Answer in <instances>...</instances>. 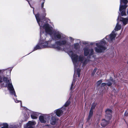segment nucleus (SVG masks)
<instances>
[{"mask_svg": "<svg viewBox=\"0 0 128 128\" xmlns=\"http://www.w3.org/2000/svg\"><path fill=\"white\" fill-rule=\"evenodd\" d=\"M120 20L122 22L124 25H126L128 23V18H124L120 17L119 16L117 20Z\"/></svg>", "mask_w": 128, "mask_h": 128, "instance_id": "13", "label": "nucleus"}, {"mask_svg": "<svg viewBox=\"0 0 128 128\" xmlns=\"http://www.w3.org/2000/svg\"><path fill=\"white\" fill-rule=\"evenodd\" d=\"M44 14H45V16H46V13H45Z\"/></svg>", "mask_w": 128, "mask_h": 128, "instance_id": "32", "label": "nucleus"}, {"mask_svg": "<svg viewBox=\"0 0 128 128\" xmlns=\"http://www.w3.org/2000/svg\"><path fill=\"white\" fill-rule=\"evenodd\" d=\"M64 108V106H63L62 108L58 109L55 111V112L57 116H60L62 115L63 112L65 110Z\"/></svg>", "mask_w": 128, "mask_h": 128, "instance_id": "11", "label": "nucleus"}, {"mask_svg": "<svg viewBox=\"0 0 128 128\" xmlns=\"http://www.w3.org/2000/svg\"><path fill=\"white\" fill-rule=\"evenodd\" d=\"M77 40L78 43H74V47L76 50L79 48L80 47V46L79 44V43L80 42V40Z\"/></svg>", "mask_w": 128, "mask_h": 128, "instance_id": "16", "label": "nucleus"}, {"mask_svg": "<svg viewBox=\"0 0 128 128\" xmlns=\"http://www.w3.org/2000/svg\"><path fill=\"white\" fill-rule=\"evenodd\" d=\"M70 101L69 100H68L66 103L64 105V110L65 109V108H64L65 107L68 106L70 104Z\"/></svg>", "mask_w": 128, "mask_h": 128, "instance_id": "21", "label": "nucleus"}, {"mask_svg": "<svg viewBox=\"0 0 128 128\" xmlns=\"http://www.w3.org/2000/svg\"><path fill=\"white\" fill-rule=\"evenodd\" d=\"M52 115V114H42L39 116V119L40 121L42 123H45L48 122L49 120V116Z\"/></svg>", "mask_w": 128, "mask_h": 128, "instance_id": "6", "label": "nucleus"}, {"mask_svg": "<svg viewBox=\"0 0 128 128\" xmlns=\"http://www.w3.org/2000/svg\"><path fill=\"white\" fill-rule=\"evenodd\" d=\"M0 128H8V125L6 123H0Z\"/></svg>", "mask_w": 128, "mask_h": 128, "instance_id": "18", "label": "nucleus"}, {"mask_svg": "<svg viewBox=\"0 0 128 128\" xmlns=\"http://www.w3.org/2000/svg\"><path fill=\"white\" fill-rule=\"evenodd\" d=\"M14 101H15V102L16 103H18V102H20V105L21 106L22 103L21 102V101L18 100H17V99H16H16H15L14 100Z\"/></svg>", "mask_w": 128, "mask_h": 128, "instance_id": "22", "label": "nucleus"}, {"mask_svg": "<svg viewBox=\"0 0 128 128\" xmlns=\"http://www.w3.org/2000/svg\"><path fill=\"white\" fill-rule=\"evenodd\" d=\"M108 123V121H106L104 120H102V122L101 123V124L102 126L103 127H104Z\"/></svg>", "mask_w": 128, "mask_h": 128, "instance_id": "19", "label": "nucleus"}, {"mask_svg": "<svg viewBox=\"0 0 128 128\" xmlns=\"http://www.w3.org/2000/svg\"><path fill=\"white\" fill-rule=\"evenodd\" d=\"M121 28V25L119 24L118 22L115 26L114 30L112 32V33L109 36H106V37L102 40L99 41L98 43H96V45L100 47V48L98 50L97 48L96 49L97 51L98 52H102L105 49V45L106 44L105 40L107 39H108V41L110 43H112L113 40H115V38L116 36L115 32L116 31H118Z\"/></svg>", "mask_w": 128, "mask_h": 128, "instance_id": "3", "label": "nucleus"}, {"mask_svg": "<svg viewBox=\"0 0 128 128\" xmlns=\"http://www.w3.org/2000/svg\"><path fill=\"white\" fill-rule=\"evenodd\" d=\"M36 123L34 121H29L26 124V128H34L33 126L36 124Z\"/></svg>", "mask_w": 128, "mask_h": 128, "instance_id": "14", "label": "nucleus"}, {"mask_svg": "<svg viewBox=\"0 0 128 128\" xmlns=\"http://www.w3.org/2000/svg\"><path fill=\"white\" fill-rule=\"evenodd\" d=\"M36 20L40 26L41 35L40 41L34 48L33 51L42 48H52L58 50H62V46H68L71 45L74 40L69 37L70 42L68 41L67 37L64 35L59 31L54 30L46 20H40L38 13L35 15Z\"/></svg>", "mask_w": 128, "mask_h": 128, "instance_id": "1", "label": "nucleus"}, {"mask_svg": "<svg viewBox=\"0 0 128 128\" xmlns=\"http://www.w3.org/2000/svg\"><path fill=\"white\" fill-rule=\"evenodd\" d=\"M18 126V124L16 125V124H13L10 125V128H16Z\"/></svg>", "mask_w": 128, "mask_h": 128, "instance_id": "20", "label": "nucleus"}, {"mask_svg": "<svg viewBox=\"0 0 128 128\" xmlns=\"http://www.w3.org/2000/svg\"><path fill=\"white\" fill-rule=\"evenodd\" d=\"M95 107V105H93L92 106L90 111L89 115L88 116V118H87V121H89L92 116L94 112V110Z\"/></svg>", "mask_w": 128, "mask_h": 128, "instance_id": "12", "label": "nucleus"}, {"mask_svg": "<svg viewBox=\"0 0 128 128\" xmlns=\"http://www.w3.org/2000/svg\"><path fill=\"white\" fill-rule=\"evenodd\" d=\"M28 114V116L27 115V116H26V118H28V117H29V114Z\"/></svg>", "mask_w": 128, "mask_h": 128, "instance_id": "30", "label": "nucleus"}, {"mask_svg": "<svg viewBox=\"0 0 128 128\" xmlns=\"http://www.w3.org/2000/svg\"><path fill=\"white\" fill-rule=\"evenodd\" d=\"M43 0V1H42V2L41 4V7L42 8H43L44 7V3L45 2V0Z\"/></svg>", "mask_w": 128, "mask_h": 128, "instance_id": "24", "label": "nucleus"}, {"mask_svg": "<svg viewBox=\"0 0 128 128\" xmlns=\"http://www.w3.org/2000/svg\"><path fill=\"white\" fill-rule=\"evenodd\" d=\"M2 70H0V73L2 72ZM3 82H4L3 84L4 86L7 88L9 90L10 93L12 95H13L16 97L15 91L12 85L10 76L3 74H0V83Z\"/></svg>", "mask_w": 128, "mask_h": 128, "instance_id": "4", "label": "nucleus"}, {"mask_svg": "<svg viewBox=\"0 0 128 128\" xmlns=\"http://www.w3.org/2000/svg\"><path fill=\"white\" fill-rule=\"evenodd\" d=\"M30 112L31 116L32 119H36L37 118V116L38 115V113L28 110V112Z\"/></svg>", "mask_w": 128, "mask_h": 128, "instance_id": "15", "label": "nucleus"}, {"mask_svg": "<svg viewBox=\"0 0 128 128\" xmlns=\"http://www.w3.org/2000/svg\"><path fill=\"white\" fill-rule=\"evenodd\" d=\"M108 83H107L106 84V83H102L101 84V86H106V84H107L108 86H110L112 83H113V81L111 80V79L109 80H108Z\"/></svg>", "mask_w": 128, "mask_h": 128, "instance_id": "17", "label": "nucleus"}, {"mask_svg": "<svg viewBox=\"0 0 128 128\" xmlns=\"http://www.w3.org/2000/svg\"><path fill=\"white\" fill-rule=\"evenodd\" d=\"M120 4L119 8V11L121 13V15L122 16H126V13L125 10L127 6L126 5H121V4L122 2H123L125 4H127L128 1L127 0H120Z\"/></svg>", "mask_w": 128, "mask_h": 128, "instance_id": "5", "label": "nucleus"}, {"mask_svg": "<svg viewBox=\"0 0 128 128\" xmlns=\"http://www.w3.org/2000/svg\"><path fill=\"white\" fill-rule=\"evenodd\" d=\"M107 40H105L106 41V44L105 45V47H106V48L104 50H103V51H102V52H98L97 51V50H96V48H97L98 50H99V49L100 48L99 47H98V46H97L96 45V43H98V42H99V41L101 40H99V41H97V42H96V43H95V42H91L90 43V44L91 45H93L94 44H96V47L94 48V50H95V51H96V52H98V53H101V52H104V51L106 49V46L107 45V44H106V43H107V42L108 41V39H107Z\"/></svg>", "mask_w": 128, "mask_h": 128, "instance_id": "8", "label": "nucleus"}, {"mask_svg": "<svg viewBox=\"0 0 128 128\" xmlns=\"http://www.w3.org/2000/svg\"><path fill=\"white\" fill-rule=\"evenodd\" d=\"M84 54L85 56L88 55L90 56L92 55L94 53V50L93 48L90 49L87 47H85L84 49Z\"/></svg>", "mask_w": 128, "mask_h": 128, "instance_id": "7", "label": "nucleus"}, {"mask_svg": "<svg viewBox=\"0 0 128 128\" xmlns=\"http://www.w3.org/2000/svg\"><path fill=\"white\" fill-rule=\"evenodd\" d=\"M27 0L28 2V3L29 4L30 7H32V6H31V5H30V2H29V1H31V0Z\"/></svg>", "mask_w": 128, "mask_h": 128, "instance_id": "28", "label": "nucleus"}, {"mask_svg": "<svg viewBox=\"0 0 128 128\" xmlns=\"http://www.w3.org/2000/svg\"><path fill=\"white\" fill-rule=\"evenodd\" d=\"M68 54L71 57L74 66V78L77 75L79 77L80 74V70L78 68L80 64L82 63L83 66L88 61V60L85 59L82 55H80L78 51L75 52L74 50H69Z\"/></svg>", "mask_w": 128, "mask_h": 128, "instance_id": "2", "label": "nucleus"}, {"mask_svg": "<svg viewBox=\"0 0 128 128\" xmlns=\"http://www.w3.org/2000/svg\"><path fill=\"white\" fill-rule=\"evenodd\" d=\"M75 82V80H74H74L73 81V82H72V83L71 84V87H70V90H72V88H73V86L74 85V82Z\"/></svg>", "mask_w": 128, "mask_h": 128, "instance_id": "23", "label": "nucleus"}, {"mask_svg": "<svg viewBox=\"0 0 128 128\" xmlns=\"http://www.w3.org/2000/svg\"><path fill=\"white\" fill-rule=\"evenodd\" d=\"M102 82V80H101L98 81L97 83V85L98 86H99Z\"/></svg>", "mask_w": 128, "mask_h": 128, "instance_id": "25", "label": "nucleus"}, {"mask_svg": "<svg viewBox=\"0 0 128 128\" xmlns=\"http://www.w3.org/2000/svg\"><path fill=\"white\" fill-rule=\"evenodd\" d=\"M85 44H87V43L86 42V43H85Z\"/></svg>", "mask_w": 128, "mask_h": 128, "instance_id": "33", "label": "nucleus"}, {"mask_svg": "<svg viewBox=\"0 0 128 128\" xmlns=\"http://www.w3.org/2000/svg\"><path fill=\"white\" fill-rule=\"evenodd\" d=\"M50 114H53V115L49 116V120L50 118H51V119L50 120V122L51 124L54 125L55 124L56 122V119L55 118L56 115L55 114L53 113H52Z\"/></svg>", "mask_w": 128, "mask_h": 128, "instance_id": "10", "label": "nucleus"}, {"mask_svg": "<svg viewBox=\"0 0 128 128\" xmlns=\"http://www.w3.org/2000/svg\"><path fill=\"white\" fill-rule=\"evenodd\" d=\"M96 68H95L94 70L92 73V75H93L95 73L96 71Z\"/></svg>", "mask_w": 128, "mask_h": 128, "instance_id": "26", "label": "nucleus"}, {"mask_svg": "<svg viewBox=\"0 0 128 128\" xmlns=\"http://www.w3.org/2000/svg\"><path fill=\"white\" fill-rule=\"evenodd\" d=\"M42 11L44 12H46V10L45 8H42Z\"/></svg>", "mask_w": 128, "mask_h": 128, "instance_id": "27", "label": "nucleus"}, {"mask_svg": "<svg viewBox=\"0 0 128 128\" xmlns=\"http://www.w3.org/2000/svg\"><path fill=\"white\" fill-rule=\"evenodd\" d=\"M106 114L105 116L106 118L108 120H110L111 118V114L112 113V111L110 110L107 109L106 111Z\"/></svg>", "mask_w": 128, "mask_h": 128, "instance_id": "9", "label": "nucleus"}, {"mask_svg": "<svg viewBox=\"0 0 128 128\" xmlns=\"http://www.w3.org/2000/svg\"><path fill=\"white\" fill-rule=\"evenodd\" d=\"M128 114V113L127 112H126L124 114L125 116H127V115Z\"/></svg>", "mask_w": 128, "mask_h": 128, "instance_id": "29", "label": "nucleus"}, {"mask_svg": "<svg viewBox=\"0 0 128 128\" xmlns=\"http://www.w3.org/2000/svg\"><path fill=\"white\" fill-rule=\"evenodd\" d=\"M127 13H128V10H127Z\"/></svg>", "mask_w": 128, "mask_h": 128, "instance_id": "31", "label": "nucleus"}]
</instances>
